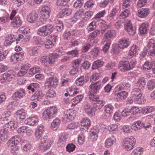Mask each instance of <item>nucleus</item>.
<instances>
[{
  "mask_svg": "<svg viewBox=\"0 0 155 155\" xmlns=\"http://www.w3.org/2000/svg\"><path fill=\"white\" fill-rule=\"evenodd\" d=\"M56 96V94L54 91L49 90L46 92L45 97L46 99H48V98H51L55 97Z\"/></svg>",
  "mask_w": 155,
  "mask_h": 155,
  "instance_id": "nucleus-41",
  "label": "nucleus"
},
{
  "mask_svg": "<svg viewBox=\"0 0 155 155\" xmlns=\"http://www.w3.org/2000/svg\"><path fill=\"white\" fill-rule=\"evenodd\" d=\"M100 34V31L98 30H96L95 31L91 33L89 36L88 38L91 40H93L95 37Z\"/></svg>",
  "mask_w": 155,
  "mask_h": 155,
  "instance_id": "nucleus-52",
  "label": "nucleus"
},
{
  "mask_svg": "<svg viewBox=\"0 0 155 155\" xmlns=\"http://www.w3.org/2000/svg\"><path fill=\"white\" fill-rule=\"evenodd\" d=\"M143 149L140 147L134 149L132 153V155H142L143 154Z\"/></svg>",
  "mask_w": 155,
  "mask_h": 155,
  "instance_id": "nucleus-48",
  "label": "nucleus"
},
{
  "mask_svg": "<svg viewBox=\"0 0 155 155\" xmlns=\"http://www.w3.org/2000/svg\"><path fill=\"white\" fill-rule=\"evenodd\" d=\"M57 39V36L51 35L47 37L44 42V45L46 48L49 49L52 48L54 46Z\"/></svg>",
  "mask_w": 155,
  "mask_h": 155,
  "instance_id": "nucleus-9",
  "label": "nucleus"
},
{
  "mask_svg": "<svg viewBox=\"0 0 155 155\" xmlns=\"http://www.w3.org/2000/svg\"><path fill=\"white\" fill-rule=\"evenodd\" d=\"M96 28L95 22V21H92L91 23L88 26L87 29L89 31H91L94 30Z\"/></svg>",
  "mask_w": 155,
  "mask_h": 155,
  "instance_id": "nucleus-55",
  "label": "nucleus"
},
{
  "mask_svg": "<svg viewBox=\"0 0 155 155\" xmlns=\"http://www.w3.org/2000/svg\"><path fill=\"white\" fill-rule=\"evenodd\" d=\"M114 137L112 136V137L109 138L107 139L105 142V146L107 148L110 147L113 144Z\"/></svg>",
  "mask_w": 155,
  "mask_h": 155,
  "instance_id": "nucleus-35",
  "label": "nucleus"
},
{
  "mask_svg": "<svg viewBox=\"0 0 155 155\" xmlns=\"http://www.w3.org/2000/svg\"><path fill=\"white\" fill-rule=\"evenodd\" d=\"M136 101L137 103L139 104H142L144 103L146 100L144 99L143 97L142 96V94H139L138 95H137L133 98Z\"/></svg>",
  "mask_w": 155,
  "mask_h": 155,
  "instance_id": "nucleus-32",
  "label": "nucleus"
},
{
  "mask_svg": "<svg viewBox=\"0 0 155 155\" xmlns=\"http://www.w3.org/2000/svg\"><path fill=\"white\" fill-rule=\"evenodd\" d=\"M143 123L139 120L135 123L133 126V127L135 130H136L138 129H140L143 127Z\"/></svg>",
  "mask_w": 155,
  "mask_h": 155,
  "instance_id": "nucleus-45",
  "label": "nucleus"
},
{
  "mask_svg": "<svg viewBox=\"0 0 155 155\" xmlns=\"http://www.w3.org/2000/svg\"><path fill=\"white\" fill-rule=\"evenodd\" d=\"M137 84L141 88L144 87L146 84L144 78L143 77L140 78L137 82Z\"/></svg>",
  "mask_w": 155,
  "mask_h": 155,
  "instance_id": "nucleus-46",
  "label": "nucleus"
},
{
  "mask_svg": "<svg viewBox=\"0 0 155 155\" xmlns=\"http://www.w3.org/2000/svg\"><path fill=\"white\" fill-rule=\"evenodd\" d=\"M21 145L23 150L25 151L30 150L31 148V146L30 142L26 140L22 141L21 143Z\"/></svg>",
  "mask_w": 155,
  "mask_h": 155,
  "instance_id": "nucleus-21",
  "label": "nucleus"
},
{
  "mask_svg": "<svg viewBox=\"0 0 155 155\" xmlns=\"http://www.w3.org/2000/svg\"><path fill=\"white\" fill-rule=\"evenodd\" d=\"M25 94V91L24 89H20L13 94L12 97L14 100H19L21 98H23Z\"/></svg>",
  "mask_w": 155,
  "mask_h": 155,
  "instance_id": "nucleus-18",
  "label": "nucleus"
},
{
  "mask_svg": "<svg viewBox=\"0 0 155 155\" xmlns=\"http://www.w3.org/2000/svg\"><path fill=\"white\" fill-rule=\"evenodd\" d=\"M38 18V14L35 11H32L28 15L27 20L30 23H35L37 21Z\"/></svg>",
  "mask_w": 155,
  "mask_h": 155,
  "instance_id": "nucleus-17",
  "label": "nucleus"
},
{
  "mask_svg": "<svg viewBox=\"0 0 155 155\" xmlns=\"http://www.w3.org/2000/svg\"><path fill=\"white\" fill-rule=\"evenodd\" d=\"M38 120V118L36 117H31L26 120L25 123L28 125L32 126L35 125Z\"/></svg>",
  "mask_w": 155,
  "mask_h": 155,
  "instance_id": "nucleus-27",
  "label": "nucleus"
},
{
  "mask_svg": "<svg viewBox=\"0 0 155 155\" xmlns=\"http://www.w3.org/2000/svg\"><path fill=\"white\" fill-rule=\"evenodd\" d=\"M136 142L135 139L133 137L125 138L123 141L124 148L127 150H131L135 145Z\"/></svg>",
  "mask_w": 155,
  "mask_h": 155,
  "instance_id": "nucleus-6",
  "label": "nucleus"
},
{
  "mask_svg": "<svg viewBox=\"0 0 155 155\" xmlns=\"http://www.w3.org/2000/svg\"><path fill=\"white\" fill-rule=\"evenodd\" d=\"M117 12V10L115 8H113L111 11L110 14L107 16V18L108 20H112L113 17L115 16Z\"/></svg>",
  "mask_w": 155,
  "mask_h": 155,
  "instance_id": "nucleus-57",
  "label": "nucleus"
},
{
  "mask_svg": "<svg viewBox=\"0 0 155 155\" xmlns=\"http://www.w3.org/2000/svg\"><path fill=\"white\" fill-rule=\"evenodd\" d=\"M104 111L107 114H109L110 115L113 113L114 107L110 104H108L106 105L104 107Z\"/></svg>",
  "mask_w": 155,
  "mask_h": 155,
  "instance_id": "nucleus-38",
  "label": "nucleus"
},
{
  "mask_svg": "<svg viewBox=\"0 0 155 155\" xmlns=\"http://www.w3.org/2000/svg\"><path fill=\"white\" fill-rule=\"evenodd\" d=\"M118 126L116 124H112L108 127V130L113 133L117 130Z\"/></svg>",
  "mask_w": 155,
  "mask_h": 155,
  "instance_id": "nucleus-64",
  "label": "nucleus"
},
{
  "mask_svg": "<svg viewBox=\"0 0 155 155\" xmlns=\"http://www.w3.org/2000/svg\"><path fill=\"white\" fill-rule=\"evenodd\" d=\"M54 29L52 25L48 24L39 28L37 30V34L40 36L45 37L51 34Z\"/></svg>",
  "mask_w": 155,
  "mask_h": 155,
  "instance_id": "nucleus-2",
  "label": "nucleus"
},
{
  "mask_svg": "<svg viewBox=\"0 0 155 155\" xmlns=\"http://www.w3.org/2000/svg\"><path fill=\"white\" fill-rule=\"evenodd\" d=\"M124 26L125 30L129 35L133 36L135 34L136 32V29L132 25L131 21L125 22Z\"/></svg>",
  "mask_w": 155,
  "mask_h": 155,
  "instance_id": "nucleus-11",
  "label": "nucleus"
},
{
  "mask_svg": "<svg viewBox=\"0 0 155 155\" xmlns=\"http://www.w3.org/2000/svg\"><path fill=\"white\" fill-rule=\"evenodd\" d=\"M147 87L150 91H152L155 88V79L149 80L147 83Z\"/></svg>",
  "mask_w": 155,
  "mask_h": 155,
  "instance_id": "nucleus-40",
  "label": "nucleus"
},
{
  "mask_svg": "<svg viewBox=\"0 0 155 155\" xmlns=\"http://www.w3.org/2000/svg\"><path fill=\"white\" fill-rule=\"evenodd\" d=\"M89 79V78L86 76H82L76 79V83L78 86L82 85L86 83Z\"/></svg>",
  "mask_w": 155,
  "mask_h": 155,
  "instance_id": "nucleus-20",
  "label": "nucleus"
},
{
  "mask_svg": "<svg viewBox=\"0 0 155 155\" xmlns=\"http://www.w3.org/2000/svg\"><path fill=\"white\" fill-rule=\"evenodd\" d=\"M67 139L66 136L65 135H60L59 137L58 141V143L60 145L64 144L66 141Z\"/></svg>",
  "mask_w": 155,
  "mask_h": 155,
  "instance_id": "nucleus-49",
  "label": "nucleus"
},
{
  "mask_svg": "<svg viewBox=\"0 0 155 155\" xmlns=\"http://www.w3.org/2000/svg\"><path fill=\"white\" fill-rule=\"evenodd\" d=\"M28 69V67L25 65L22 67L20 71L17 74L18 76L20 77L24 76L27 73Z\"/></svg>",
  "mask_w": 155,
  "mask_h": 155,
  "instance_id": "nucleus-37",
  "label": "nucleus"
},
{
  "mask_svg": "<svg viewBox=\"0 0 155 155\" xmlns=\"http://www.w3.org/2000/svg\"><path fill=\"white\" fill-rule=\"evenodd\" d=\"M75 145L73 143H69L68 144L66 147L67 151L69 152L73 151L75 149Z\"/></svg>",
  "mask_w": 155,
  "mask_h": 155,
  "instance_id": "nucleus-53",
  "label": "nucleus"
},
{
  "mask_svg": "<svg viewBox=\"0 0 155 155\" xmlns=\"http://www.w3.org/2000/svg\"><path fill=\"white\" fill-rule=\"evenodd\" d=\"M16 13V11L15 10H12L10 15V18L11 20H13V21L11 23V25L13 27L18 28L21 25L22 21L19 16H16L14 18Z\"/></svg>",
  "mask_w": 155,
  "mask_h": 155,
  "instance_id": "nucleus-7",
  "label": "nucleus"
},
{
  "mask_svg": "<svg viewBox=\"0 0 155 155\" xmlns=\"http://www.w3.org/2000/svg\"><path fill=\"white\" fill-rule=\"evenodd\" d=\"M151 63H150V64L148 62H146L143 66V69L149 71L151 69Z\"/></svg>",
  "mask_w": 155,
  "mask_h": 155,
  "instance_id": "nucleus-62",
  "label": "nucleus"
},
{
  "mask_svg": "<svg viewBox=\"0 0 155 155\" xmlns=\"http://www.w3.org/2000/svg\"><path fill=\"white\" fill-rule=\"evenodd\" d=\"M94 3L92 1H88L85 4L84 7L86 9H90L93 7Z\"/></svg>",
  "mask_w": 155,
  "mask_h": 155,
  "instance_id": "nucleus-58",
  "label": "nucleus"
},
{
  "mask_svg": "<svg viewBox=\"0 0 155 155\" xmlns=\"http://www.w3.org/2000/svg\"><path fill=\"white\" fill-rule=\"evenodd\" d=\"M116 33L114 30L108 31L105 34L104 36L107 40H109L114 37L116 35Z\"/></svg>",
  "mask_w": 155,
  "mask_h": 155,
  "instance_id": "nucleus-26",
  "label": "nucleus"
},
{
  "mask_svg": "<svg viewBox=\"0 0 155 155\" xmlns=\"http://www.w3.org/2000/svg\"><path fill=\"white\" fill-rule=\"evenodd\" d=\"M60 123V121L59 119L57 118L55 119L51 123V128L54 130L56 129V128L59 125Z\"/></svg>",
  "mask_w": 155,
  "mask_h": 155,
  "instance_id": "nucleus-44",
  "label": "nucleus"
},
{
  "mask_svg": "<svg viewBox=\"0 0 155 155\" xmlns=\"http://www.w3.org/2000/svg\"><path fill=\"white\" fill-rule=\"evenodd\" d=\"M149 24L147 22L142 23L139 28V31L141 34H144L147 32L149 27Z\"/></svg>",
  "mask_w": 155,
  "mask_h": 155,
  "instance_id": "nucleus-22",
  "label": "nucleus"
},
{
  "mask_svg": "<svg viewBox=\"0 0 155 155\" xmlns=\"http://www.w3.org/2000/svg\"><path fill=\"white\" fill-rule=\"evenodd\" d=\"M15 39L14 36L12 35H8L5 38L4 44L5 45H9L11 44L13 42L15 41Z\"/></svg>",
  "mask_w": 155,
  "mask_h": 155,
  "instance_id": "nucleus-25",
  "label": "nucleus"
},
{
  "mask_svg": "<svg viewBox=\"0 0 155 155\" xmlns=\"http://www.w3.org/2000/svg\"><path fill=\"white\" fill-rule=\"evenodd\" d=\"M101 82L98 81L91 84L90 86L91 90L88 93L87 95L90 101L96 105L94 107L96 110L100 109L105 104V102L101 99L98 95L94 94L100 88Z\"/></svg>",
  "mask_w": 155,
  "mask_h": 155,
  "instance_id": "nucleus-1",
  "label": "nucleus"
},
{
  "mask_svg": "<svg viewBox=\"0 0 155 155\" xmlns=\"http://www.w3.org/2000/svg\"><path fill=\"white\" fill-rule=\"evenodd\" d=\"M154 110V108L153 106H147L142 108V112L143 114L150 113Z\"/></svg>",
  "mask_w": 155,
  "mask_h": 155,
  "instance_id": "nucleus-39",
  "label": "nucleus"
},
{
  "mask_svg": "<svg viewBox=\"0 0 155 155\" xmlns=\"http://www.w3.org/2000/svg\"><path fill=\"white\" fill-rule=\"evenodd\" d=\"M71 10L70 9L68 8L63 9L59 13V17L62 18L65 15L68 16L71 14Z\"/></svg>",
  "mask_w": 155,
  "mask_h": 155,
  "instance_id": "nucleus-33",
  "label": "nucleus"
},
{
  "mask_svg": "<svg viewBox=\"0 0 155 155\" xmlns=\"http://www.w3.org/2000/svg\"><path fill=\"white\" fill-rule=\"evenodd\" d=\"M130 41L128 38H123L119 41L118 46L120 48H127L130 44Z\"/></svg>",
  "mask_w": 155,
  "mask_h": 155,
  "instance_id": "nucleus-19",
  "label": "nucleus"
},
{
  "mask_svg": "<svg viewBox=\"0 0 155 155\" xmlns=\"http://www.w3.org/2000/svg\"><path fill=\"white\" fill-rule=\"evenodd\" d=\"M149 13V9L148 8H142L139 10L138 15L141 18L147 16Z\"/></svg>",
  "mask_w": 155,
  "mask_h": 155,
  "instance_id": "nucleus-29",
  "label": "nucleus"
},
{
  "mask_svg": "<svg viewBox=\"0 0 155 155\" xmlns=\"http://www.w3.org/2000/svg\"><path fill=\"white\" fill-rule=\"evenodd\" d=\"M58 80L55 77L51 76L47 79L45 83V89H49L52 87L55 88L57 86Z\"/></svg>",
  "mask_w": 155,
  "mask_h": 155,
  "instance_id": "nucleus-8",
  "label": "nucleus"
},
{
  "mask_svg": "<svg viewBox=\"0 0 155 155\" xmlns=\"http://www.w3.org/2000/svg\"><path fill=\"white\" fill-rule=\"evenodd\" d=\"M38 141L39 143L38 144V149L43 152L49 149L51 144V142L45 138H42Z\"/></svg>",
  "mask_w": 155,
  "mask_h": 155,
  "instance_id": "nucleus-5",
  "label": "nucleus"
},
{
  "mask_svg": "<svg viewBox=\"0 0 155 155\" xmlns=\"http://www.w3.org/2000/svg\"><path fill=\"white\" fill-rule=\"evenodd\" d=\"M85 141V136L82 134H80L78 136V142L80 144H82Z\"/></svg>",
  "mask_w": 155,
  "mask_h": 155,
  "instance_id": "nucleus-56",
  "label": "nucleus"
},
{
  "mask_svg": "<svg viewBox=\"0 0 155 155\" xmlns=\"http://www.w3.org/2000/svg\"><path fill=\"white\" fill-rule=\"evenodd\" d=\"M83 3V0H77L74 4V7L75 8H81Z\"/></svg>",
  "mask_w": 155,
  "mask_h": 155,
  "instance_id": "nucleus-63",
  "label": "nucleus"
},
{
  "mask_svg": "<svg viewBox=\"0 0 155 155\" xmlns=\"http://www.w3.org/2000/svg\"><path fill=\"white\" fill-rule=\"evenodd\" d=\"M8 125H5L0 130V142H2L7 140L8 138V132L9 130L7 128Z\"/></svg>",
  "mask_w": 155,
  "mask_h": 155,
  "instance_id": "nucleus-12",
  "label": "nucleus"
},
{
  "mask_svg": "<svg viewBox=\"0 0 155 155\" xmlns=\"http://www.w3.org/2000/svg\"><path fill=\"white\" fill-rule=\"evenodd\" d=\"M111 44V41H108L103 46L102 48V50L105 53L108 50L110 45Z\"/></svg>",
  "mask_w": 155,
  "mask_h": 155,
  "instance_id": "nucleus-61",
  "label": "nucleus"
},
{
  "mask_svg": "<svg viewBox=\"0 0 155 155\" xmlns=\"http://www.w3.org/2000/svg\"><path fill=\"white\" fill-rule=\"evenodd\" d=\"M84 12V10L83 9H80L78 11H77L74 15V18H75V19H79Z\"/></svg>",
  "mask_w": 155,
  "mask_h": 155,
  "instance_id": "nucleus-47",
  "label": "nucleus"
},
{
  "mask_svg": "<svg viewBox=\"0 0 155 155\" xmlns=\"http://www.w3.org/2000/svg\"><path fill=\"white\" fill-rule=\"evenodd\" d=\"M100 77L99 74L98 73L93 74L90 78V81L91 82L94 83L96 80H98Z\"/></svg>",
  "mask_w": 155,
  "mask_h": 155,
  "instance_id": "nucleus-54",
  "label": "nucleus"
},
{
  "mask_svg": "<svg viewBox=\"0 0 155 155\" xmlns=\"http://www.w3.org/2000/svg\"><path fill=\"white\" fill-rule=\"evenodd\" d=\"M25 114L24 110L22 109L17 111L15 116L17 120L18 119L23 120L25 118Z\"/></svg>",
  "mask_w": 155,
  "mask_h": 155,
  "instance_id": "nucleus-23",
  "label": "nucleus"
},
{
  "mask_svg": "<svg viewBox=\"0 0 155 155\" xmlns=\"http://www.w3.org/2000/svg\"><path fill=\"white\" fill-rule=\"evenodd\" d=\"M83 98V96L82 95H77L76 97H75L72 100L73 102H74V104H76L81 101Z\"/></svg>",
  "mask_w": 155,
  "mask_h": 155,
  "instance_id": "nucleus-51",
  "label": "nucleus"
},
{
  "mask_svg": "<svg viewBox=\"0 0 155 155\" xmlns=\"http://www.w3.org/2000/svg\"><path fill=\"white\" fill-rule=\"evenodd\" d=\"M104 64V62L100 60L95 61L93 64L92 69L93 70L97 69L99 67H101Z\"/></svg>",
  "mask_w": 155,
  "mask_h": 155,
  "instance_id": "nucleus-30",
  "label": "nucleus"
},
{
  "mask_svg": "<svg viewBox=\"0 0 155 155\" xmlns=\"http://www.w3.org/2000/svg\"><path fill=\"white\" fill-rule=\"evenodd\" d=\"M128 95V93L125 91H123L115 94V97L117 99L118 98L121 100H124Z\"/></svg>",
  "mask_w": 155,
  "mask_h": 155,
  "instance_id": "nucleus-31",
  "label": "nucleus"
},
{
  "mask_svg": "<svg viewBox=\"0 0 155 155\" xmlns=\"http://www.w3.org/2000/svg\"><path fill=\"white\" fill-rule=\"evenodd\" d=\"M90 134V138L92 141H95L98 138L97 134L99 132L98 129H91Z\"/></svg>",
  "mask_w": 155,
  "mask_h": 155,
  "instance_id": "nucleus-24",
  "label": "nucleus"
},
{
  "mask_svg": "<svg viewBox=\"0 0 155 155\" xmlns=\"http://www.w3.org/2000/svg\"><path fill=\"white\" fill-rule=\"evenodd\" d=\"M44 132V126L41 124L39 125L35 129V137L38 141H40L42 138L47 139V137L43 136Z\"/></svg>",
  "mask_w": 155,
  "mask_h": 155,
  "instance_id": "nucleus-10",
  "label": "nucleus"
},
{
  "mask_svg": "<svg viewBox=\"0 0 155 155\" xmlns=\"http://www.w3.org/2000/svg\"><path fill=\"white\" fill-rule=\"evenodd\" d=\"M19 147L17 146L11 147V152L14 155H16L19 152Z\"/></svg>",
  "mask_w": 155,
  "mask_h": 155,
  "instance_id": "nucleus-59",
  "label": "nucleus"
},
{
  "mask_svg": "<svg viewBox=\"0 0 155 155\" xmlns=\"http://www.w3.org/2000/svg\"><path fill=\"white\" fill-rule=\"evenodd\" d=\"M41 18L44 20H45L50 16L51 8L48 5H44L41 9Z\"/></svg>",
  "mask_w": 155,
  "mask_h": 155,
  "instance_id": "nucleus-13",
  "label": "nucleus"
},
{
  "mask_svg": "<svg viewBox=\"0 0 155 155\" xmlns=\"http://www.w3.org/2000/svg\"><path fill=\"white\" fill-rule=\"evenodd\" d=\"M75 116V111L72 109H69L64 112L63 118V119L66 120H72Z\"/></svg>",
  "mask_w": 155,
  "mask_h": 155,
  "instance_id": "nucleus-16",
  "label": "nucleus"
},
{
  "mask_svg": "<svg viewBox=\"0 0 155 155\" xmlns=\"http://www.w3.org/2000/svg\"><path fill=\"white\" fill-rule=\"evenodd\" d=\"M130 11L126 9L123 12H122L119 16V18L121 19H123L126 18L128 15Z\"/></svg>",
  "mask_w": 155,
  "mask_h": 155,
  "instance_id": "nucleus-50",
  "label": "nucleus"
},
{
  "mask_svg": "<svg viewBox=\"0 0 155 155\" xmlns=\"http://www.w3.org/2000/svg\"><path fill=\"white\" fill-rule=\"evenodd\" d=\"M139 52V49H138V48L136 45H133L131 48L129 52V54L132 57L138 54Z\"/></svg>",
  "mask_w": 155,
  "mask_h": 155,
  "instance_id": "nucleus-28",
  "label": "nucleus"
},
{
  "mask_svg": "<svg viewBox=\"0 0 155 155\" xmlns=\"http://www.w3.org/2000/svg\"><path fill=\"white\" fill-rule=\"evenodd\" d=\"M13 72V70H11L4 74L2 75V79H1V82L6 81H11L14 77Z\"/></svg>",
  "mask_w": 155,
  "mask_h": 155,
  "instance_id": "nucleus-15",
  "label": "nucleus"
},
{
  "mask_svg": "<svg viewBox=\"0 0 155 155\" xmlns=\"http://www.w3.org/2000/svg\"><path fill=\"white\" fill-rule=\"evenodd\" d=\"M43 96V94L41 91H38L35 92L34 94L32 95L31 98H34V99H36L38 101H40L42 99Z\"/></svg>",
  "mask_w": 155,
  "mask_h": 155,
  "instance_id": "nucleus-36",
  "label": "nucleus"
},
{
  "mask_svg": "<svg viewBox=\"0 0 155 155\" xmlns=\"http://www.w3.org/2000/svg\"><path fill=\"white\" fill-rule=\"evenodd\" d=\"M10 112L7 111H5L4 114H2L1 119L3 120H7L9 119V116L10 115Z\"/></svg>",
  "mask_w": 155,
  "mask_h": 155,
  "instance_id": "nucleus-60",
  "label": "nucleus"
},
{
  "mask_svg": "<svg viewBox=\"0 0 155 155\" xmlns=\"http://www.w3.org/2000/svg\"><path fill=\"white\" fill-rule=\"evenodd\" d=\"M136 61L134 59H132L130 62L128 61H124L120 62L118 67L120 70L122 71H130L135 66Z\"/></svg>",
  "mask_w": 155,
  "mask_h": 155,
  "instance_id": "nucleus-3",
  "label": "nucleus"
},
{
  "mask_svg": "<svg viewBox=\"0 0 155 155\" xmlns=\"http://www.w3.org/2000/svg\"><path fill=\"white\" fill-rule=\"evenodd\" d=\"M57 112V109L55 107L52 106L45 110L43 114V118L49 120L55 116Z\"/></svg>",
  "mask_w": 155,
  "mask_h": 155,
  "instance_id": "nucleus-4",
  "label": "nucleus"
},
{
  "mask_svg": "<svg viewBox=\"0 0 155 155\" xmlns=\"http://www.w3.org/2000/svg\"><path fill=\"white\" fill-rule=\"evenodd\" d=\"M41 61L42 63L45 64H54V61L53 59H51L50 57L47 56H44L41 58Z\"/></svg>",
  "mask_w": 155,
  "mask_h": 155,
  "instance_id": "nucleus-34",
  "label": "nucleus"
},
{
  "mask_svg": "<svg viewBox=\"0 0 155 155\" xmlns=\"http://www.w3.org/2000/svg\"><path fill=\"white\" fill-rule=\"evenodd\" d=\"M147 46L150 49L148 52V54L153 56H155V40L153 39L149 40Z\"/></svg>",
  "mask_w": 155,
  "mask_h": 155,
  "instance_id": "nucleus-14",
  "label": "nucleus"
},
{
  "mask_svg": "<svg viewBox=\"0 0 155 155\" xmlns=\"http://www.w3.org/2000/svg\"><path fill=\"white\" fill-rule=\"evenodd\" d=\"M81 122V126L84 127H87L90 126L91 124L90 121L87 118H83Z\"/></svg>",
  "mask_w": 155,
  "mask_h": 155,
  "instance_id": "nucleus-43",
  "label": "nucleus"
},
{
  "mask_svg": "<svg viewBox=\"0 0 155 155\" xmlns=\"http://www.w3.org/2000/svg\"><path fill=\"white\" fill-rule=\"evenodd\" d=\"M8 53V51H4L2 47H0V61H2L4 59L6 58V57Z\"/></svg>",
  "mask_w": 155,
  "mask_h": 155,
  "instance_id": "nucleus-42",
  "label": "nucleus"
}]
</instances>
